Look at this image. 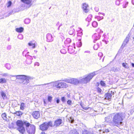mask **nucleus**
Here are the masks:
<instances>
[{
	"label": "nucleus",
	"mask_w": 134,
	"mask_h": 134,
	"mask_svg": "<svg viewBox=\"0 0 134 134\" xmlns=\"http://www.w3.org/2000/svg\"><path fill=\"white\" fill-rule=\"evenodd\" d=\"M96 75L95 72H93L80 78L79 79L75 78H70L63 80L64 81L75 85L78 84L79 83L86 84L89 82L93 77Z\"/></svg>",
	"instance_id": "obj_1"
},
{
	"label": "nucleus",
	"mask_w": 134,
	"mask_h": 134,
	"mask_svg": "<svg viewBox=\"0 0 134 134\" xmlns=\"http://www.w3.org/2000/svg\"><path fill=\"white\" fill-rule=\"evenodd\" d=\"M113 116V125L117 126L119 125H123V123L121 122L122 120V113L114 114Z\"/></svg>",
	"instance_id": "obj_2"
},
{
	"label": "nucleus",
	"mask_w": 134,
	"mask_h": 134,
	"mask_svg": "<svg viewBox=\"0 0 134 134\" xmlns=\"http://www.w3.org/2000/svg\"><path fill=\"white\" fill-rule=\"evenodd\" d=\"M24 124L26 127H29L30 123L27 121L18 120L16 122L18 130L22 134H24L25 131V129L23 126Z\"/></svg>",
	"instance_id": "obj_3"
},
{
	"label": "nucleus",
	"mask_w": 134,
	"mask_h": 134,
	"mask_svg": "<svg viewBox=\"0 0 134 134\" xmlns=\"http://www.w3.org/2000/svg\"><path fill=\"white\" fill-rule=\"evenodd\" d=\"M49 126L52 127L53 126L52 121H50L48 122H44L40 125V127L41 130L44 131L47 130Z\"/></svg>",
	"instance_id": "obj_4"
},
{
	"label": "nucleus",
	"mask_w": 134,
	"mask_h": 134,
	"mask_svg": "<svg viewBox=\"0 0 134 134\" xmlns=\"http://www.w3.org/2000/svg\"><path fill=\"white\" fill-rule=\"evenodd\" d=\"M30 128L26 127V130L27 133L29 134H34L35 132V126L33 125L30 124L29 126Z\"/></svg>",
	"instance_id": "obj_5"
},
{
	"label": "nucleus",
	"mask_w": 134,
	"mask_h": 134,
	"mask_svg": "<svg viewBox=\"0 0 134 134\" xmlns=\"http://www.w3.org/2000/svg\"><path fill=\"white\" fill-rule=\"evenodd\" d=\"M55 86L56 88L59 89L62 88H66L68 87V85L64 82H55Z\"/></svg>",
	"instance_id": "obj_6"
},
{
	"label": "nucleus",
	"mask_w": 134,
	"mask_h": 134,
	"mask_svg": "<svg viewBox=\"0 0 134 134\" xmlns=\"http://www.w3.org/2000/svg\"><path fill=\"white\" fill-rule=\"evenodd\" d=\"M53 124V126H54L57 127L60 125L61 126L64 125L63 123L62 122V120L61 119H59L56 120L54 122Z\"/></svg>",
	"instance_id": "obj_7"
},
{
	"label": "nucleus",
	"mask_w": 134,
	"mask_h": 134,
	"mask_svg": "<svg viewBox=\"0 0 134 134\" xmlns=\"http://www.w3.org/2000/svg\"><path fill=\"white\" fill-rule=\"evenodd\" d=\"M88 7V4L86 3H83L82 4V8L83 12L85 13H87L89 11Z\"/></svg>",
	"instance_id": "obj_8"
},
{
	"label": "nucleus",
	"mask_w": 134,
	"mask_h": 134,
	"mask_svg": "<svg viewBox=\"0 0 134 134\" xmlns=\"http://www.w3.org/2000/svg\"><path fill=\"white\" fill-rule=\"evenodd\" d=\"M30 79V77L24 75L22 80L23 81L22 83L23 84H26L29 83V80Z\"/></svg>",
	"instance_id": "obj_9"
},
{
	"label": "nucleus",
	"mask_w": 134,
	"mask_h": 134,
	"mask_svg": "<svg viewBox=\"0 0 134 134\" xmlns=\"http://www.w3.org/2000/svg\"><path fill=\"white\" fill-rule=\"evenodd\" d=\"M23 3L28 5V8L30 7L32 4V0H21Z\"/></svg>",
	"instance_id": "obj_10"
},
{
	"label": "nucleus",
	"mask_w": 134,
	"mask_h": 134,
	"mask_svg": "<svg viewBox=\"0 0 134 134\" xmlns=\"http://www.w3.org/2000/svg\"><path fill=\"white\" fill-rule=\"evenodd\" d=\"M112 91L109 92L105 94V99L108 100H110L112 97Z\"/></svg>",
	"instance_id": "obj_11"
},
{
	"label": "nucleus",
	"mask_w": 134,
	"mask_h": 134,
	"mask_svg": "<svg viewBox=\"0 0 134 134\" xmlns=\"http://www.w3.org/2000/svg\"><path fill=\"white\" fill-rule=\"evenodd\" d=\"M111 115H110L107 117H105L104 122L110 124H113V122L111 121Z\"/></svg>",
	"instance_id": "obj_12"
},
{
	"label": "nucleus",
	"mask_w": 134,
	"mask_h": 134,
	"mask_svg": "<svg viewBox=\"0 0 134 134\" xmlns=\"http://www.w3.org/2000/svg\"><path fill=\"white\" fill-rule=\"evenodd\" d=\"M32 116L34 118L37 119L40 117V114L38 111H36L33 112Z\"/></svg>",
	"instance_id": "obj_13"
},
{
	"label": "nucleus",
	"mask_w": 134,
	"mask_h": 134,
	"mask_svg": "<svg viewBox=\"0 0 134 134\" xmlns=\"http://www.w3.org/2000/svg\"><path fill=\"white\" fill-rule=\"evenodd\" d=\"M130 36H127L124 42H123L122 44V46H125L129 40V39L130 38Z\"/></svg>",
	"instance_id": "obj_14"
},
{
	"label": "nucleus",
	"mask_w": 134,
	"mask_h": 134,
	"mask_svg": "<svg viewBox=\"0 0 134 134\" xmlns=\"http://www.w3.org/2000/svg\"><path fill=\"white\" fill-rule=\"evenodd\" d=\"M91 130H85V131L83 132V134H93V132Z\"/></svg>",
	"instance_id": "obj_15"
},
{
	"label": "nucleus",
	"mask_w": 134,
	"mask_h": 134,
	"mask_svg": "<svg viewBox=\"0 0 134 134\" xmlns=\"http://www.w3.org/2000/svg\"><path fill=\"white\" fill-rule=\"evenodd\" d=\"M24 75H10V76L12 77H16V79H20L22 80V79Z\"/></svg>",
	"instance_id": "obj_16"
},
{
	"label": "nucleus",
	"mask_w": 134,
	"mask_h": 134,
	"mask_svg": "<svg viewBox=\"0 0 134 134\" xmlns=\"http://www.w3.org/2000/svg\"><path fill=\"white\" fill-rule=\"evenodd\" d=\"M24 30V29L22 27H20L19 28H16V31L18 32L21 33Z\"/></svg>",
	"instance_id": "obj_17"
},
{
	"label": "nucleus",
	"mask_w": 134,
	"mask_h": 134,
	"mask_svg": "<svg viewBox=\"0 0 134 134\" xmlns=\"http://www.w3.org/2000/svg\"><path fill=\"white\" fill-rule=\"evenodd\" d=\"M1 94L3 99H5L6 98V94L3 91L1 92Z\"/></svg>",
	"instance_id": "obj_18"
},
{
	"label": "nucleus",
	"mask_w": 134,
	"mask_h": 134,
	"mask_svg": "<svg viewBox=\"0 0 134 134\" xmlns=\"http://www.w3.org/2000/svg\"><path fill=\"white\" fill-rule=\"evenodd\" d=\"M25 104L24 103H22L20 105V109L22 110H24L25 108Z\"/></svg>",
	"instance_id": "obj_19"
},
{
	"label": "nucleus",
	"mask_w": 134,
	"mask_h": 134,
	"mask_svg": "<svg viewBox=\"0 0 134 134\" xmlns=\"http://www.w3.org/2000/svg\"><path fill=\"white\" fill-rule=\"evenodd\" d=\"M28 44L29 46H32V48H35V44L34 43H33L31 42L29 43Z\"/></svg>",
	"instance_id": "obj_20"
},
{
	"label": "nucleus",
	"mask_w": 134,
	"mask_h": 134,
	"mask_svg": "<svg viewBox=\"0 0 134 134\" xmlns=\"http://www.w3.org/2000/svg\"><path fill=\"white\" fill-rule=\"evenodd\" d=\"M69 134H78L75 130H72L69 132Z\"/></svg>",
	"instance_id": "obj_21"
},
{
	"label": "nucleus",
	"mask_w": 134,
	"mask_h": 134,
	"mask_svg": "<svg viewBox=\"0 0 134 134\" xmlns=\"http://www.w3.org/2000/svg\"><path fill=\"white\" fill-rule=\"evenodd\" d=\"M6 82V81L5 79L1 78L0 79V83H5Z\"/></svg>",
	"instance_id": "obj_22"
},
{
	"label": "nucleus",
	"mask_w": 134,
	"mask_h": 134,
	"mask_svg": "<svg viewBox=\"0 0 134 134\" xmlns=\"http://www.w3.org/2000/svg\"><path fill=\"white\" fill-rule=\"evenodd\" d=\"M14 114H16L17 115L19 116H21L22 114V113L20 111H16Z\"/></svg>",
	"instance_id": "obj_23"
},
{
	"label": "nucleus",
	"mask_w": 134,
	"mask_h": 134,
	"mask_svg": "<svg viewBox=\"0 0 134 134\" xmlns=\"http://www.w3.org/2000/svg\"><path fill=\"white\" fill-rule=\"evenodd\" d=\"M2 117L4 120H6L7 119L6 114L5 113L2 114Z\"/></svg>",
	"instance_id": "obj_24"
},
{
	"label": "nucleus",
	"mask_w": 134,
	"mask_h": 134,
	"mask_svg": "<svg viewBox=\"0 0 134 134\" xmlns=\"http://www.w3.org/2000/svg\"><path fill=\"white\" fill-rule=\"evenodd\" d=\"M122 66L125 68L128 69L129 68L128 64L126 63H123L122 64Z\"/></svg>",
	"instance_id": "obj_25"
},
{
	"label": "nucleus",
	"mask_w": 134,
	"mask_h": 134,
	"mask_svg": "<svg viewBox=\"0 0 134 134\" xmlns=\"http://www.w3.org/2000/svg\"><path fill=\"white\" fill-rule=\"evenodd\" d=\"M68 120H69V122H70L71 123H73L74 122L73 118L71 117H69V118L68 119Z\"/></svg>",
	"instance_id": "obj_26"
},
{
	"label": "nucleus",
	"mask_w": 134,
	"mask_h": 134,
	"mask_svg": "<svg viewBox=\"0 0 134 134\" xmlns=\"http://www.w3.org/2000/svg\"><path fill=\"white\" fill-rule=\"evenodd\" d=\"M92 24L93 26L94 27H96L97 26V23L95 21H94Z\"/></svg>",
	"instance_id": "obj_27"
},
{
	"label": "nucleus",
	"mask_w": 134,
	"mask_h": 134,
	"mask_svg": "<svg viewBox=\"0 0 134 134\" xmlns=\"http://www.w3.org/2000/svg\"><path fill=\"white\" fill-rule=\"evenodd\" d=\"M1 75H2V76L3 77H7L9 76V75L7 73H4L1 74Z\"/></svg>",
	"instance_id": "obj_28"
},
{
	"label": "nucleus",
	"mask_w": 134,
	"mask_h": 134,
	"mask_svg": "<svg viewBox=\"0 0 134 134\" xmlns=\"http://www.w3.org/2000/svg\"><path fill=\"white\" fill-rule=\"evenodd\" d=\"M100 83L101 85L102 86H105V83L103 81H100Z\"/></svg>",
	"instance_id": "obj_29"
},
{
	"label": "nucleus",
	"mask_w": 134,
	"mask_h": 134,
	"mask_svg": "<svg viewBox=\"0 0 134 134\" xmlns=\"http://www.w3.org/2000/svg\"><path fill=\"white\" fill-rule=\"evenodd\" d=\"M98 48V46L97 44H95L94 46V48L95 50H97Z\"/></svg>",
	"instance_id": "obj_30"
},
{
	"label": "nucleus",
	"mask_w": 134,
	"mask_h": 134,
	"mask_svg": "<svg viewBox=\"0 0 134 134\" xmlns=\"http://www.w3.org/2000/svg\"><path fill=\"white\" fill-rule=\"evenodd\" d=\"M52 97L51 96H49L48 97V100L49 102H51L52 100Z\"/></svg>",
	"instance_id": "obj_31"
},
{
	"label": "nucleus",
	"mask_w": 134,
	"mask_h": 134,
	"mask_svg": "<svg viewBox=\"0 0 134 134\" xmlns=\"http://www.w3.org/2000/svg\"><path fill=\"white\" fill-rule=\"evenodd\" d=\"M67 104L69 105H71L72 104V101L70 100H68L67 102Z\"/></svg>",
	"instance_id": "obj_32"
},
{
	"label": "nucleus",
	"mask_w": 134,
	"mask_h": 134,
	"mask_svg": "<svg viewBox=\"0 0 134 134\" xmlns=\"http://www.w3.org/2000/svg\"><path fill=\"white\" fill-rule=\"evenodd\" d=\"M30 20L29 19H26L25 21V23L27 24H28L30 22Z\"/></svg>",
	"instance_id": "obj_33"
},
{
	"label": "nucleus",
	"mask_w": 134,
	"mask_h": 134,
	"mask_svg": "<svg viewBox=\"0 0 134 134\" xmlns=\"http://www.w3.org/2000/svg\"><path fill=\"white\" fill-rule=\"evenodd\" d=\"M47 38L48 39L49 37H50L52 38V36L51 34H48L47 35Z\"/></svg>",
	"instance_id": "obj_34"
},
{
	"label": "nucleus",
	"mask_w": 134,
	"mask_h": 134,
	"mask_svg": "<svg viewBox=\"0 0 134 134\" xmlns=\"http://www.w3.org/2000/svg\"><path fill=\"white\" fill-rule=\"evenodd\" d=\"M12 4V2L11 1H10L8 2V6L7 7H9Z\"/></svg>",
	"instance_id": "obj_35"
},
{
	"label": "nucleus",
	"mask_w": 134,
	"mask_h": 134,
	"mask_svg": "<svg viewBox=\"0 0 134 134\" xmlns=\"http://www.w3.org/2000/svg\"><path fill=\"white\" fill-rule=\"evenodd\" d=\"M97 90L98 92L99 93H101V92L102 91V90L99 87H98L97 88Z\"/></svg>",
	"instance_id": "obj_36"
},
{
	"label": "nucleus",
	"mask_w": 134,
	"mask_h": 134,
	"mask_svg": "<svg viewBox=\"0 0 134 134\" xmlns=\"http://www.w3.org/2000/svg\"><path fill=\"white\" fill-rule=\"evenodd\" d=\"M62 101L63 102H65V99L64 97H63L61 98Z\"/></svg>",
	"instance_id": "obj_37"
},
{
	"label": "nucleus",
	"mask_w": 134,
	"mask_h": 134,
	"mask_svg": "<svg viewBox=\"0 0 134 134\" xmlns=\"http://www.w3.org/2000/svg\"><path fill=\"white\" fill-rule=\"evenodd\" d=\"M78 43L79 45L78 46V47H81L82 46V43L81 42H78Z\"/></svg>",
	"instance_id": "obj_38"
},
{
	"label": "nucleus",
	"mask_w": 134,
	"mask_h": 134,
	"mask_svg": "<svg viewBox=\"0 0 134 134\" xmlns=\"http://www.w3.org/2000/svg\"><path fill=\"white\" fill-rule=\"evenodd\" d=\"M55 100H56V102L57 103H59L60 101V100L57 98L55 99Z\"/></svg>",
	"instance_id": "obj_39"
},
{
	"label": "nucleus",
	"mask_w": 134,
	"mask_h": 134,
	"mask_svg": "<svg viewBox=\"0 0 134 134\" xmlns=\"http://www.w3.org/2000/svg\"><path fill=\"white\" fill-rule=\"evenodd\" d=\"M103 54L102 53L99 52L98 53V56H100V57L102 56Z\"/></svg>",
	"instance_id": "obj_40"
},
{
	"label": "nucleus",
	"mask_w": 134,
	"mask_h": 134,
	"mask_svg": "<svg viewBox=\"0 0 134 134\" xmlns=\"http://www.w3.org/2000/svg\"><path fill=\"white\" fill-rule=\"evenodd\" d=\"M34 65L38 66L39 65V63L38 62H36L35 63Z\"/></svg>",
	"instance_id": "obj_41"
},
{
	"label": "nucleus",
	"mask_w": 134,
	"mask_h": 134,
	"mask_svg": "<svg viewBox=\"0 0 134 134\" xmlns=\"http://www.w3.org/2000/svg\"><path fill=\"white\" fill-rule=\"evenodd\" d=\"M82 108L83 109H85V110H88V108L87 107H83Z\"/></svg>",
	"instance_id": "obj_42"
},
{
	"label": "nucleus",
	"mask_w": 134,
	"mask_h": 134,
	"mask_svg": "<svg viewBox=\"0 0 134 134\" xmlns=\"http://www.w3.org/2000/svg\"><path fill=\"white\" fill-rule=\"evenodd\" d=\"M62 25V24H60V25H59V28H58V30H59V27H60Z\"/></svg>",
	"instance_id": "obj_43"
},
{
	"label": "nucleus",
	"mask_w": 134,
	"mask_h": 134,
	"mask_svg": "<svg viewBox=\"0 0 134 134\" xmlns=\"http://www.w3.org/2000/svg\"><path fill=\"white\" fill-rule=\"evenodd\" d=\"M109 132V130H105V132Z\"/></svg>",
	"instance_id": "obj_44"
},
{
	"label": "nucleus",
	"mask_w": 134,
	"mask_h": 134,
	"mask_svg": "<svg viewBox=\"0 0 134 134\" xmlns=\"http://www.w3.org/2000/svg\"><path fill=\"white\" fill-rule=\"evenodd\" d=\"M132 66L134 67V63H132Z\"/></svg>",
	"instance_id": "obj_45"
},
{
	"label": "nucleus",
	"mask_w": 134,
	"mask_h": 134,
	"mask_svg": "<svg viewBox=\"0 0 134 134\" xmlns=\"http://www.w3.org/2000/svg\"><path fill=\"white\" fill-rule=\"evenodd\" d=\"M41 134H46L44 132H42L41 133Z\"/></svg>",
	"instance_id": "obj_46"
},
{
	"label": "nucleus",
	"mask_w": 134,
	"mask_h": 134,
	"mask_svg": "<svg viewBox=\"0 0 134 134\" xmlns=\"http://www.w3.org/2000/svg\"><path fill=\"white\" fill-rule=\"evenodd\" d=\"M133 0H132V4L133 5H134V3H133Z\"/></svg>",
	"instance_id": "obj_47"
},
{
	"label": "nucleus",
	"mask_w": 134,
	"mask_h": 134,
	"mask_svg": "<svg viewBox=\"0 0 134 134\" xmlns=\"http://www.w3.org/2000/svg\"><path fill=\"white\" fill-rule=\"evenodd\" d=\"M43 101H44V103L45 104L46 103V102H45V100H44Z\"/></svg>",
	"instance_id": "obj_48"
},
{
	"label": "nucleus",
	"mask_w": 134,
	"mask_h": 134,
	"mask_svg": "<svg viewBox=\"0 0 134 134\" xmlns=\"http://www.w3.org/2000/svg\"><path fill=\"white\" fill-rule=\"evenodd\" d=\"M48 83H47V84H44L43 85H46V84H48Z\"/></svg>",
	"instance_id": "obj_49"
},
{
	"label": "nucleus",
	"mask_w": 134,
	"mask_h": 134,
	"mask_svg": "<svg viewBox=\"0 0 134 134\" xmlns=\"http://www.w3.org/2000/svg\"><path fill=\"white\" fill-rule=\"evenodd\" d=\"M103 17H101V19H103Z\"/></svg>",
	"instance_id": "obj_50"
},
{
	"label": "nucleus",
	"mask_w": 134,
	"mask_h": 134,
	"mask_svg": "<svg viewBox=\"0 0 134 134\" xmlns=\"http://www.w3.org/2000/svg\"><path fill=\"white\" fill-rule=\"evenodd\" d=\"M67 40H70V38H68V39H67Z\"/></svg>",
	"instance_id": "obj_51"
},
{
	"label": "nucleus",
	"mask_w": 134,
	"mask_h": 134,
	"mask_svg": "<svg viewBox=\"0 0 134 134\" xmlns=\"http://www.w3.org/2000/svg\"><path fill=\"white\" fill-rule=\"evenodd\" d=\"M9 15H9H10L11 14H10V13H9Z\"/></svg>",
	"instance_id": "obj_52"
},
{
	"label": "nucleus",
	"mask_w": 134,
	"mask_h": 134,
	"mask_svg": "<svg viewBox=\"0 0 134 134\" xmlns=\"http://www.w3.org/2000/svg\"><path fill=\"white\" fill-rule=\"evenodd\" d=\"M103 14V15H104V16L105 15V14L104 13V14Z\"/></svg>",
	"instance_id": "obj_53"
},
{
	"label": "nucleus",
	"mask_w": 134,
	"mask_h": 134,
	"mask_svg": "<svg viewBox=\"0 0 134 134\" xmlns=\"http://www.w3.org/2000/svg\"><path fill=\"white\" fill-rule=\"evenodd\" d=\"M69 34H70V31L69 32Z\"/></svg>",
	"instance_id": "obj_54"
},
{
	"label": "nucleus",
	"mask_w": 134,
	"mask_h": 134,
	"mask_svg": "<svg viewBox=\"0 0 134 134\" xmlns=\"http://www.w3.org/2000/svg\"><path fill=\"white\" fill-rule=\"evenodd\" d=\"M21 36V35H20V36H18V38H19V36Z\"/></svg>",
	"instance_id": "obj_55"
},
{
	"label": "nucleus",
	"mask_w": 134,
	"mask_h": 134,
	"mask_svg": "<svg viewBox=\"0 0 134 134\" xmlns=\"http://www.w3.org/2000/svg\"><path fill=\"white\" fill-rule=\"evenodd\" d=\"M114 93V92H113V94Z\"/></svg>",
	"instance_id": "obj_56"
},
{
	"label": "nucleus",
	"mask_w": 134,
	"mask_h": 134,
	"mask_svg": "<svg viewBox=\"0 0 134 134\" xmlns=\"http://www.w3.org/2000/svg\"><path fill=\"white\" fill-rule=\"evenodd\" d=\"M68 97H69V95H68Z\"/></svg>",
	"instance_id": "obj_57"
},
{
	"label": "nucleus",
	"mask_w": 134,
	"mask_h": 134,
	"mask_svg": "<svg viewBox=\"0 0 134 134\" xmlns=\"http://www.w3.org/2000/svg\"><path fill=\"white\" fill-rule=\"evenodd\" d=\"M35 58H36V57H34Z\"/></svg>",
	"instance_id": "obj_58"
},
{
	"label": "nucleus",
	"mask_w": 134,
	"mask_h": 134,
	"mask_svg": "<svg viewBox=\"0 0 134 134\" xmlns=\"http://www.w3.org/2000/svg\"><path fill=\"white\" fill-rule=\"evenodd\" d=\"M133 39H134V37L133 38Z\"/></svg>",
	"instance_id": "obj_59"
}]
</instances>
